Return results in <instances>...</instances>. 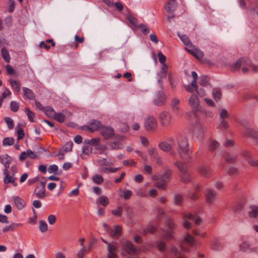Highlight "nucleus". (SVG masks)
<instances>
[{"mask_svg":"<svg viewBox=\"0 0 258 258\" xmlns=\"http://www.w3.org/2000/svg\"><path fill=\"white\" fill-rule=\"evenodd\" d=\"M92 148L89 145H85L83 148V153L81 157L84 159L85 155L89 156L92 153Z\"/></svg>","mask_w":258,"mask_h":258,"instance_id":"obj_31","label":"nucleus"},{"mask_svg":"<svg viewBox=\"0 0 258 258\" xmlns=\"http://www.w3.org/2000/svg\"><path fill=\"white\" fill-rule=\"evenodd\" d=\"M14 202L17 208L19 209H22L25 206V202L23 200L19 197H14Z\"/></svg>","mask_w":258,"mask_h":258,"instance_id":"obj_30","label":"nucleus"},{"mask_svg":"<svg viewBox=\"0 0 258 258\" xmlns=\"http://www.w3.org/2000/svg\"><path fill=\"white\" fill-rule=\"evenodd\" d=\"M4 174L6 175L4 178V182L5 183H14L15 182V179L13 177L9 175L8 173V169H5Z\"/></svg>","mask_w":258,"mask_h":258,"instance_id":"obj_36","label":"nucleus"},{"mask_svg":"<svg viewBox=\"0 0 258 258\" xmlns=\"http://www.w3.org/2000/svg\"><path fill=\"white\" fill-rule=\"evenodd\" d=\"M183 238L184 241L191 246H194L197 243L196 240L188 233L184 235Z\"/></svg>","mask_w":258,"mask_h":258,"instance_id":"obj_27","label":"nucleus"},{"mask_svg":"<svg viewBox=\"0 0 258 258\" xmlns=\"http://www.w3.org/2000/svg\"><path fill=\"white\" fill-rule=\"evenodd\" d=\"M132 195V192L130 190H126L122 192V197L125 200L129 199Z\"/></svg>","mask_w":258,"mask_h":258,"instance_id":"obj_62","label":"nucleus"},{"mask_svg":"<svg viewBox=\"0 0 258 258\" xmlns=\"http://www.w3.org/2000/svg\"><path fill=\"white\" fill-rule=\"evenodd\" d=\"M185 49L187 51H188L190 54L192 55L196 58L198 59H201L203 58L204 56L203 52L198 48H197L193 45L191 47L187 48L185 47Z\"/></svg>","mask_w":258,"mask_h":258,"instance_id":"obj_15","label":"nucleus"},{"mask_svg":"<svg viewBox=\"0 0 258 258\" xmlns=\"http://www.w3.org/2000/svg\"><path fill=\"white\" fill-rule=\"evenodd\" d=\"M123 247L125 251L130 254L137 255L142 249L136 248L134 245L128 241H126L123 244Z\"/></svg>","mask_w":258,"mask_h":258,"instance_id":"obj_10","label":"nucleus"},{"mask_svg":"<svg viewBox=\"0 0 258 258\" xmlns=\"http://www.w3.org/2000/svg\"><path fill=\"white\" fill-rule=\"evenodd\" d=\"M39 229L41 232H45L48 230V226L45 221L40 220L39 222Z\"/></svg>","mask_w":258,"mask_h":258,"instance_id":"obj_37","label":"nucleus"},{"mask_svg":"<svg viewBox=\"0 0 258 258\" xmlns=\"http://www.w3.org/2000/svg\"><path fill=\"white\" fill-rule=\"evenodd\" d=\"M213 97L215 99V101H219L222 96V92L221 90L219 88H214L212 92Z\"/></svg>","mask_w":258,"mask_h":258,"instance_id":"obj_34","label":"nucleus"},{"mask_svg":"<svg viewBox=\"0 0 258 258\" xmlns=\"http://www.w3.org/2000/svg\"><path fill=\"white\" fill-rule=\"evenodd\" d=\"M179 100L177 98L172 99L170 103V106L172 111L175 113H178L179 112Z\"/></svg>","mask_w":258,"mask_h":258,"instance_id":"obj_24","label":"nucleus"},{"mask_svg":"<svg viewBox=\"0 0 258 258\" xmlns=\"http://www.w3.org/2000/svg\"><path fill=\"white\" fill-rule=\"evenodd\" d=\"M228 124L225 119H220L219 127L222 130H225L228 128Z\"/></svg>","mask_w":258,"mask_h":258,"instance_id":"obj_53","label":"nucleus"},{"mask_svg":"<svg viewBox=\"0 0 258 258\" xmlns=\"http://www.w3.org/2000/svg\"><path fill=\"white\" fill-rule=\"evenodd\" d=\"M209 78L205 76H202L200 77L199 84L204 87H206L209 85Z\"/></svg>","mask_w":258,"mask_h":258,"instance_id":"obj_40","label":"nucleus"},{"mask_svg":"<svg viewBox=\"0 0 258 258\" xmlns=\"http://www.w3.org/2000/svg\"><path fill=\"white\" fill-rule=\"evenodd\" d=\"M179 249H180L179 250L176 248L172 246L170 248V251L171 253L174 255L175 258H184V252L187 251V249L182 246H180Z\"/></svg>","mask_w":258,"mask_h":258,"instance_id":"obj_17","label":"nucleus"},{"mask_svg":"<svg viewBox=\"0 0 258 258\" xmlns=\"http://www.w3.org/2000/svg\"><path fill=\"white\" fill-rule=\"evenodd\" d=\"M100 239L103 242L107 244V258H113V243L112 242H108L102 237H101Z\"/></svg>","mask_w":258,"mask_h":258,"instance_id":"obj_23","label":"nucleus"},{"mask_svg":"<svg viewBox=\"0 0 258 258\" xmlns=\"http://www.w3.org/2000/svg\"><path fill=\"white\" fill-rule=\"evenodd\" d=\"M34 194L37 198L40 199H43L46 197L45 182H41L37 184L34 191Z\"/></svg>","mask_w":258,"mask_h":258,"instance_id":"obj_11","label":"nucleus"},{"mask_svg":"<svg viewBox=\"0 0 258 258\" xmlns=\"http://www.w3.org/2000/svg\"><path fill=\"white\" fill-rule=\"evenodd\" d=\"M121 228L120 226H116L114 227V238H117L121 235Z\"/></svg>","mask_w":258,"mask_h":258,"instance_id":"obj_48","label":"nucleus"},{"mask_svg":"<svg viewBox=\"0 0 258 258\" xmlns=\"http://www.w3.org/2000/svg\"><path fill=\"white\" fill-rule=\"evenodd\" d=\"M168 67L166 64L162 66L160 72L158 73V83L161 88L163 87L162 79L166 77Z\"/></svg>","mask_w":258,"mask_h":258,"instance_id":"obj_18","label":"nucleus"},{"mask_svg":"<svg viewBox=\"0 0 258 258\" xmlns=\"http://www.w3.org/2000/svg\"><path fill=\"white\" fill-rule=\"evenodd\" d=\"M11 109L13 111L16 112L18 111L19 105L16 101H12L10 103Z\"/></svg>","mask_w":258,"mask_h":258,"instance_id":"obj_54","label":"nucleus"},{"mask_svg":"<svg viewBox=\"0 0 258 258\" xmlns=\"http://www.w3.org/2000/svg\"><path fill=\"white\" fill-rule=\"evenodd\" d=\"M127 19L130 23L134 27H137L138 25V21L137 18L134 17L133 16L131 15H129L127 17Z\"/></svg>","mask_w":258,"mask_h":258,"instance_id":"obj_47","label":"nucleus"},{"mask_svg":"<svg viewBox=\"0 0 258 258\" xmlns=\"http://www.w3.org/2000/svg\"><path fill=\"white\" fill-rule=\"evenodd\" d=\"M183 198L182 195L177 194L174 198V203L176 205L180 206L182 203Z\"/></svg>","mask_w":258,"mask_h":258,"instance_id":"obj_38","label":"nucleus"},{"mask_svg":"<svg viewBox=\"0 0 258 258\" xmlns=\"http://www.w3.org/2000/svg\"><path fill=\"white\" fill-rule=\"evenodd\" d=\"M144 127L148 132H154L158 127L157 119L153 116L149 115L144 119Z\"/></svg>","mask_w":258,"mask_h":258,"instance_id":"obj_6","label":"nucleus"},{"mask_svg":"<svg viewBox=\"0 0 258 258\" xmlns=\"http://www.w3.org/2000/svg\"><path fill=\"white\" fill-rule=\"evenodd\" d=\"M168 142H162L159 144V148L167 152L176 149L179 156L187 161L191 158L186 138L182 135H178L175 137H170Z\"/></svg>","mask_w":258,"mask_h":258,"instance_id":"obj_1","label":"nucleus"},{"mask_svg":"<svg viewBox=\"0 0 258 258\" xmlns=\"http://www.w3.org/2000/svg\"><path fill=\"white\" fill-rule=\"evenodd\" d=\"M58 170V167L56 165H52L49 166L48 171L49 173H53L56 172Z\"/></svg>","mask_w":258,"mask_h":258,"instance_id":"obj_64","label":"nucleus"},{"mask_svg":"<svg viewBox=\"0 0 258 258\" xmlns=\"http://www.w3.org/2000/svg\"><path fill=\"white\" fill-rule=\"evenodd\" d=\"M22 90L23 91L24 95L29 100H33L35 98V95L33 91L29 88L26 87H23Z\"/></svg>","mask_w":258,"mask_h":258,"instance_id":"obj_28","label":"nucleus"},{"mask_svg":"<svg viewBox=\"0 0 258 258\" xmlns=\"http://www.w3.org/2000/svg\"><path fill=\"white\" fill-rule=\"evenodd\" d=\"M188 103L195 112L198 110L200 100L197 94H193L190 96L188 100Z\"/></svg>","mask_w":258,"mask_h":258,"instance_id":"obj_13","label":"nucleus"},{"mask_svg":"<svg viewBox=\"0 0 258 258\" xmlns=\"http://www.w3.org/2000/svg\"><path fill=\"white\" fill-rule=\"evenodd\" d=\"M0 161L1 163L5 165V169H8L9 168V165L12 161V158L10 156L6 154L3 156H0Z\"/></svg>","mask_w":258,"mask_h":258,"instance_id":"obj_26","label":"nucleus"},{"mask_svg":"<svg viewBox=\"0 0 258 258\" xmlns=\"http://www.w3.org/2000/svg\"><path fill=\"white\" fill-rule=\"evenodd\" d=\"M124 136L114 134V150L122 149L124 144Z\"/></svg>","mask_w":258,"mask_h":258,"instance_id":"obj_12","label":"nucleus"},{"mask_svg":"<svg viewBox=\"0 0 258 258\" xmlns=\"http://www.w3.org/2000/svg\"><path fill=\"white\" fill-rule=\"evenodd\" d=\"M92 180L95 183L98 184H101L104 181L102 176L99 174H95L93 175Z\"/></svg>","mask_w":258,"mask_h":258,"instance_id":"obj_43","label":"nucleus"},{"mask_svg":"<svg viewBox=\"0 0 258 258\" xmlns=\"http://www.w3.org/2000/svg\"><path fill=\"white\" fill-rule=\"evenodd\" d=\"M157 228L152 224H149L147 227L145 228L142 232V234L146 235L148 233H153L155 232Z\"/></svg>","mask_w":258,"mask_h":258,"instance_id":"obj_32","label":"nucleus"},{"mask_svg":"<svg viewBox=\"0 0 258 258\" xmlns=\"http://www.w3.org/2000/svg\"><path fill=\"white\" fill-rule=\"evenodd\" d=\"M54 118L55 119V120H56L58 122L62 123V122H64V120L66 119V116L63 113H56L54 116Z\"/></svg>","mask_w":258,"mask_h":258,"instance_id":"obj_45","label":"nucleus"},{"mask_svg":"<svg viewBox=\"0 0 258 258\" xmlns=\"http://www.w3.org/2000/svg\"><path fill=\"white\" fill-rule=\"evenodd\" d=\"M149 154L152 156L153 159L155 158L156 156H157L158 153L157 151V149L156 148H150L148 150Z\"/></svg>","mask_w":258,"mask_h":258,"instance_id":"obj_60","label":"nucleus"},{"mask_svg":"<svg viewBox=\"0 0 258 258\" xmlns=\"http://www.w3.org/2000/svg\"><path fill=\"white\" fill-rule=\"evenodd\" d=\"M25 110L27 113V115L29 120L31 122H33L34 121L33 117L35 116L34 113L33 112H32L29 109H28L27 108H26Z\"/></svg>","mask_w":258,"mask_h":258,"instance_id":"obj_51","label":"nucleus"},{"mask_svg":"<svg viewBox=\"0 0 258 258\" xmlns=\"http://www.w3.org/2000/svg\"><path fill=\"white\" fill-rule=\"evenodd\" d=\"M236 158V156L235 155H231L230 154H227L225 156V160L227 162L232 163L234 162Z\"/></svg>","mask_w":258,"mask_h":258,"instance_id":"obj_57","label":"nucleus"},{"mask_svg":"<svg viewBox=\"0 0 258 258\" xmlns=\"http://www.w3.org/2000/svg\"><path fill=\"white\" fill-rule=\"evenodd\" d=\"M182 218V225L186 229H189L192 227V225L189 221H194L197 225H201L203 222V220L199 216H194L190 213L183 214Z\"/></svg>","mask_w":258,"mask_h":258,"instance_id":"obj_3","label":"nucleus"},{"mask_svg":"<svg viewBox=\"0 0 258 258\" xmlns=\"http://www.w3.org/2000/svg\"><path fill=\"white\" fill-rule=\"evenodd\" d=\"M98 201L100 204L103 206H106L109 203V200L108 198L104 196H100L98 199Z\"/></svg>","mask_w":258,"mask_h":258,"instance_id":"obj_42","label":"nucleus"},{"mask_svg":"<svg viewBox=\"0 0 258 258\" xmlns=\"http://www.w3.org/2000/svg\"><path fill=\"white\" fill-rule=\"evenodd\" d=\"M175 165L180 171V176L181 181L185 183L189 182L190 179V176L187 171V168L185 164L181 162H176Z\"/></svg>","mask_w":258,"mask_h":258,"instance_id":"obj_8","label":"nucleus"},{"mask_svg":"<svg viewBox=\"0 0 258 258\" xmlns=\"http://www.w3.org/2000/svg\"><path fill=\"white\" fill-rule=\"evenodd\" d=\"M171 175V171L169 169L166 170L163 174L161 175L159 180L156 182L155 186L159 189H165L166 183L169 181Z\"/></svg>","mask_w":258,"mask_h":258,"instance_id":"obj_5","label":"nucleus"},{"mask_svg":"<svg viewBox=\"0 0 258 258\" xmlns=\"http://www.w3.org/2000/svg\"><path fill=\"white\" fill-rule=\"evenodd\" d=\"M177 35L185 45V47L189 48L191 47L192 44L190 41L189 38L186 35L181 34L179 32L177 33Z\"/></svg>","mask_w":258,"mask_h":258,"instance_id":"obj_25","label":"nucleus"},{"mask_svg":"<svg viewBox=\"0 0 258 258\" xmlns=\"http://www.w3.org/2000/svg\"><path fill=\"white\" fill-rule=\"evenodd\" d=\"M211 247L214 250H217L220 249L222 247V245L220 240L216 238L212 239Z\"/></svg>","mask_w":258,"mask_h":258,"instance_id":"obj_29","label":"nucleus"},{"mask_svg":"<svg viewBox=\"0 0 258 258\" xmlns=\"http://www.w3.org/2000/svg\"><path fill=\"white\" fill-rule=\"evenodd\" d=\"M100 133L105 139H111L113 137V130L107 126H103L100 130Z\"/></svg>","mask_w":258,"mask_h":258,"instance_id":"obj_19","label":"nucleus"},{"mask_svg":"<svg viewBox=\"0 0 258 258\" xmlns=\"http://www.w3.org/2000/svg\"><path fill=\"white\" fill-rule=\"evenodd\" d=\"M176 0H169L165 6L164 9L167 12L172 13L176 10Z\"/></svg>","mask_w":258,"mask_h":258,"instance_id":"obj_21","label":"nucleus"},{"mask_svg":"<svg viewBox=\"0 0 258 258\" xmlns=\"http://www.w3.org/2000/svg\"><path fill=\"white\" fill-rule=\"evenodd\" d=\"M84 144L85 145L98 146L100 144V139L96 138H92L91 140H86L84 141Z\"/></svg>","mask_w":258,"mask_h":258,"instance_id":"obj_33","label":"nucleus"},{"mask_svg":"<svg viewBox=\"0 0 258 258\" xmlns=\"http://www.w3.org/2000/svg\"><path fill=\"white\" fill-rule=\"evenodd\" d=\"M251 211L249 212L250 217L256 218L258 217V206H252L250 207Z\"/></svg>","mask_w":258,"mask_h":258,"instance_id":"obj_39","label":"nucleus"},{"mask_svg":"<svg viewBox=\"0 0 258 258\" xmlns=\"http://www.w3.org/2000/svg\"><path fill=\"white\" fill-rule=\"evenodd\" d=\"M2 55L4 59L7 62L10 61V56L8 51L6 48H3L1 50Z\"/></svg>","mask_w":258,"mask_h":258,"instance_id":"obj_44","label":"nucleus"},{"mask_svg":"<svg viewBox=\"0 0 258 258\" xmlns=\"http://www.w3.org/2000/svg\"><path fill=\"white\" fill-rule=\"evenodd\" d=\"M198 170L200 174L204 177H208L211 173L210 168L207 166L201 165L198 167Z\"/></svg>","mask_w":258,"mask_h":258,"instance_id":"obj_22","label":"nucleus"},{"mask_svg":"<svg viewBox=\"0 0 258 258\" xmlns=\"http://www.w3.org/2000/svg\"><path fill=\"white\" fill-rule=\"evenodd\" d=\"M73 143L72 142L67 143L63 147V151L65 152L72 151Z\"/></svg>","mask_w":258,"mask_h":258,"instance_id":"obj_52","label":"nucleus"},{"mask_svg":"<svg viewBox=\"0 0 258 258\" xmlns=\"http://www.w3.org/2000/svg\"><path fill=\"white\" fill-rule=\"evenodd\" d=\"M103 127L100 121L95 119H92L89 122V124L84 126V129L89 131L90 133H93L98 130H101Z\"/></svg>","mask_w":258,"mask_h":258,"instance_id":"obj_9","label":"nucleus"},{"mask_svg":"<svg viewBox=\"0 0 258 258\" xmlns=\"http://www.w3.org/2000/svg\"><path fill=\"white\" fill-rule=\"evenodd\" d=\"M139 27L142 29V31L144 34H148L150 32V30L146 25L144 24H141L139 25Z\"/></svg>","mask_w":258,"mask_h":258,"instance_id":"obj_63","label":"nucleus"},{"mask_svg":"<svg viewBox=\"0 0 258 258\" xmlns=\"http://www.w3.org/2000/svg\"><path fill=\"white\" fill-rule=\"evenodd\" d=\"M166 225L168 229H163V236L167 240H170L174 238V229L176 228V225L173 221L169 218L166 221Z\"/></svg>","mask_w":258,"mask_h":258,"instance_id":"obj_4","label":"nucleus"},{"mask_svg":"<svg viewBox=\"0 0 258 258\" xmlns=\"http://www.w3.org/2000/svg\"><path fill=\"white\" fill-rule=\"evenodd\" d=\"M5 121L8 125V127L9 129H12L14 126V121L10 117H6L5 118Z\"/></svg>","mask_w":258,"mask_h":258,"instance_id":"obj_56","label":"nucleus"},{"mask_svg":"<svg viewBox=\"0 0 258 258\" xmlns=\"http://www.w3.org/2000/svg\"><path fill=\"white\" fill-rule=\"evenodd\" d=\"M250 245L248 242H242L239 246L240 250L243 251H245L249 247Z\"/></svg>","mask_w":258,"mask_h":258,"instance_id":"obj_55","label":"nucleus"},{"mask_svg":"<svg viewBox=\"0 0 258 258\" xmlns=\"http://www.w3.org/2000/svg\"><path fill=\"white\" fill-rule=\"evenodd\" d=\"M240 67H242V71L243 73L248 72L249 70L254 72L258 71V67L253 65L251 61L246 57L239 59L232 65L231 70L233 71H235L239 70Z\"/></svg>","mask_w":258,"mask_h":258,"instance_id":"obj_2","label":"nucleus"},{"mask_svg":"<svg viewBox=\"0 0 258 258\" xmlns=\"http://www.w3.org/2000/svg\"><path fill=\"white\" fill-rule=\"evenodd\" d=\"M166 96L162 91H159L154 99V104L157 106L163 105L165 102Z\"/></svg>","mask_w":258,"mask_h":258,"instance_id":"obj_16","label":"nucleus"},{"mask_svg":"<svg viewBox=\"0 0 258 258\" xmlns=\"http://www.w3.org/2000/svg\"><path fill=\"white\" fill-rule=\"evenodd\" d=\"M158 57L159 62L162 64V66L164 64H166L165 61L166 57L161 51L158 53Z\"/></svg>","mask_w":258,"mask_h":258,"instance_id":"obj_49","label":"nucleus"},{"mask_svg":"<svg viewBox=\"0 0 258 258\" xmlns=\"http://www.w3.org/2000/svg\"><path fill=\"white\" fill-rule=\"evenodd\" d=\"M245 136L254 140L256 145H258V132L252 128L246 129Z\"/></svg>","mask_w":258,"mask_h":258,"instance_id":"obj_20","label":"nucleus"},{"mask_svg":"<svg viewBox=\"0 0 258 258\" xmlns=\"http://www.w3.org/2000/svg\"><path fill=\"white\" fill-rule=\"evenodd\" d=\"M10 83L13 90L16 92L19 93L20 91V84L16 80L13 79L10 80Z\"/></svg>","mask_w":258,"mask_h":258,"instance_id":"obj_35","label":"nucleus"},{"mask_svg":"<svg viewBox=\"0 0 258 258\" xmlns=\"http://www.w3.org/2000/svg\"><path fill=\"white\" fill-rule=\"evenodd\" d=\"M219 144L217 141L211 140L210 143L209 148L211 151H213L215 149H217L219 147Z\"/></svg>","mask_w":258,"mask_h":258,"instance_id":"obj_46","label":"nucleus"},{"mask_svg":"<svg viewBox=\"0 0 258 258\" xmlns=\"http://www.w3.org/2000/svg\"><path fill=\"white\" fill-rule=\"evenodd\" d=\"M159 119L162 126L168 127L172 125V115L166 111L161 112L159 115Z\"/></svg>","mask_w":258,"mask_h":258,"instance_id":"obj_7","label":"nucleus"},{"mask_svg":"<svg viewBox=\"0 0 258 258\" xmlns=\"http://www.w3.org/2000/svg\"><path fill=\"white\" fill-rule=\"evenodd\" d=\"M87 253L86 250V247L83 246L82 248L77 253L78 258H83L84 254Z\"/></svg>","mask_w":258,"mask_h":258,"instance_id":"obj_59","label":"nucleus"},{"mask_svg":"<svg viewBox=\"0 0 258 258\" xmlns=\"http://www.w3.org/2000/svg\"><path fill=\"white\" fill-rule=\"evenodd\" d=\"M156 246L160 251H163L165 248V244L162 241H159L156 242Z\"/></svg>","mask_w":258,"mask_h":258,"instance_id":"obj_61","label":"nucleus"},{"mask_svg":"<svg viewBox=\"0 0 258 258\" xmlns=\"http://www.w3.org/2000/svg\"><path fill=\"white\" fill-rule=\"evenodd\" d=\"M15 140L13 138L8 137L4 139L3 144L4 146H11L14 144Z\"/></svg>","mask_w":258,"mask_h":258,"instance_id":"obj_41","label":"nucleus"},{"mask_svg":"<svg viewBox=\"0 0 258 258\" xmlns=\"http://www.w3.org/2000/svg\"><path fill=\"white\" fill-rule=\"evenodd\" d=\"M228 117V113L225 109H222L220 113V119H225Z\"/></svg>","mask_w":258,"mask_h":258,"instance_id":"obj_58","label":"nucleus"},{"mask_svg":"<svg viewBox=\"0 0 258 258\" xmlns=\"http://www.w3.org/2000/svg\"><path fill=\"white\" fill-rule=\"evenodd\" d=\"M45 114L49 117H54L56 112L53 108L51 107H47L45 110Z\"/></svg>","mask_w":258,"mask_h":258,"instance_id":"obj_50","label":"nucleus"},{"mask_svg":"<svg viewBox=\"0 0 258 258\" xmlns=\"http://www.w3.org/2000/svg\"><path fill=\"white\" fill-rule=\"evenodd\" d=\"M206 201L210 204H213L216 200L217 194L211 189H207L205 192Z\"/></svg>","mask_w":258,"mask_h":258,"instance_id":"obj_14","label":"nucleus"}]
</instances>
